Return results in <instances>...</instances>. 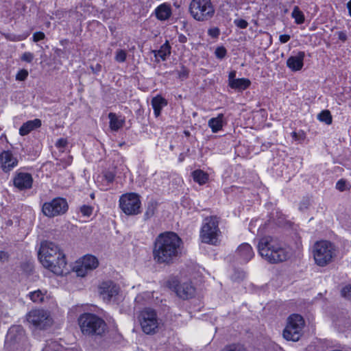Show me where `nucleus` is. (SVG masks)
<instances>
[{"mask_svg": "<svg viewBox=\"0 0 351 351\" xmlns=\"http://www.w3.org/2000/svg\"><path fill=\"white\" fill-rule=\"evenodd\" d=\"M152 52L158 61H159L158 58H160L162 60H165L171 54V46L167 40L166 43L160 47V49L154 50Z\"/></svg>", "mask_w": 351, "mask_h": 351, "instance_id": "c85d7f7f", "label": "nucleus"}, {"mask_svg": "<svg viewBox=\"0 0 351 351\" xmlns=\"http://www.w3.org/2000/svg\"><path fill=\"white\" fill-rule=\"evenodd\" d=\"M138 320L144 333L154 335L158 331L160 319L154 309L151 308L143 309L138 315Z\"/></svg>", "mask_w": 351, "mask_h": 351, "instance_id": "9d476101", "label": "nucleus"}, {"mask_svg": "<svg viewBox=\"0 0 351 351\" xmlns=\"http://www.w3.org/2000/svg\"><path fill=\"white\" fill-rule=\"evenodd\" d=\"M10 254L3 250H0V261L5 262L9 260Z\"/></svg>", "mask_w": 351, "mask_h": 351, "instance_id": "09e8293b", "label": "nucleus"}, {"mask_svg": "<svg viewBox=\"0 0 351 351\" xmlns=\"http://www.w3.org/2000/svg\"><path fill=\"white\" fill-rule=\"evenodd\" d=\"M291 15L297 24H302L304 22V14L300 10L298 6L293 8Z\"/></svg>", "mask_w": 351, "mask_h": 351, "instance_id": "7c9ffc66", "label": "nucleus"}, {"mask_svg": "<svg viewBox=\"0 0 351 351\" xmlns=\"http://www.w3.org/2000/svg\"><path fill=\"white\" fill-rule=\"evenodd\" d=\"M178 40L180 43H184L186 42L187 38L184 35L181 34L178 37Z\"/></svg>", "mask_w": 351, "mask_h": 351, "instance_id": "864d4df0", "label": "nucleus"}, {"mask_svg": "<svg viewBox=\"0 0 351 351\" xmlns=\"http://www.w3.org/2000/svg\"><path fill=\"white\" fill-rule=\"evenodd\" d=\"M189 12L195 20L206 21L214 16L215 8L210 0H192Z\"/></svg>", "mask_w": 351, "mask_h": 351, "instance_id": "0eeeda50", "label": "nucleus"}, {"mask_svg": "<svg viewBox=\"0 0 351 351\" xmlns=\"http://www.w3.org/2000/svg\"><path fill=\"white\" fill-rule=\"evenodd\" d=\"M334 251V246L330 241L321 240L315 242L313 250L315 263L320 267L326 266L332 261Z\"/></svg>", "mask_w": 351, "mask_h": 351, "instance_id": "6e6552de", "label": "nucleus"}, {"mask_svg": "<svg viewBox=\"0 0 351 351\" xmlns=\"http://www.w3.org/2000/svg\"><path fill=\"white\" fill-rule=\"evenodd\" d=\"M179 77L182 80L185 79L189 75V71L188 69L184 67V66H182L181 70L178 73Z\"/></svg>", "mask_w": 351, "mask_h": 351, "instance_id": "49530a36", "label": "nucleus"}, {"mask_svg": "<svg viewBox=\"0 0 351 351\" xmlns=\"http://www.w3.org/2000/svg\"><path fill=\"white\" fill-rule=\"evenodd\" d=\"M155 14L158 20H167L171 15V6L167 3H162L156 8Z\"/></svg>", "mask_w": 351, "mask_h": 351, "instance_id": "a878e982", "label": "nucleus"}, {"mask_svg": "<svg viewBox=\"0 0 351 351\" xmlns=\"http://www.w3.org/2000/svg\"><path fill=\"white\" fill-rule=\"evenodd\" d=\"M304 56V52L300 51L296 56L289 57L287 61V66L293 71H300L303 66Z\"/></svg>", "mask_w": 351, "mask_h": 351, "instance_id": "412c9836", "label": "nucleus"}, {"mask_svg": "<svg viewBox=\"0 0 351 351\" xmlns=\"http://www.w3.org/2000/svg\"><path fill=\"white\" fill-rule=\"evenodd\" d=\"M19 160L10 150H3L0 153V167L4 173H10L17 167Z\"/></svg>", "mask_w": 351, "mask_h": 351, "instance_id": "f3484780", "label": "nucleus"}, {"mask_svg": "<svg viewBox=\"0 0 351 351\" xmlns=\"http://www.w3.org/2000/svg\"><path fill=\"white\" fill-rule=\"evenodd\" d=\"M341 295L346 300L351 301V284H347L341 288Z\"/></svg>", "mask_w": 351, "mask_h": 351, "instance_id": "c9c22d12", "label": "nucleus"}, {"mask_svg": "<svg viewBox=\"0 0 351 351\" xmlns=\"http://www.w3.org/2000/svg\"><path fill=\"white\" fill-rule=\"evenodd\" d=\"M38 256L43 265L57 276H65L69 273L66 256L58 245L53 242L42 243Z\"/></svg>", "mask_w": 351, "mask_h": 351, "instance_id": "f03ea898", "label": "nucleus"}, {"mask_svg": "<svg viewBox=\"0 0 351 351\" xmlns=\"http://www.w3.org/2000/svg\"><path fill=\"white\" fill-rule=\"evenodd\" d=\"M27 319L35 328L39 329H45L51 324V319L47 313L43 309H34L30 311Z\"/></svg>", "mask_w": 351, "mask_h": 351, "instance_id": "4468645a", "label": "nucleus"}, {"mask_svg": "<svg viewBox=\"0 0 351 351\" xmlns=\"http://www.w3.org/2000/svg\"><path fill=\"white\" fill-rule=\"evenodd\" d=\"M337 35H338L339 39L341 40V41L344 42L347 40V35L345 32H339L337 33Z\"/></svg>", "mask_w": 351, "mask_h": 351, "instance_id": "603ef678", "label": "nucleus"}, {"mask_svg": "<svg viewBox=\"0 0 351 351\" xmlns=\"http://www.w3.org/2000/svg\"><path fill=\"white\" fill-rule=\"evenodd\" d=\"M235 71L230 72L228 83L230 88H247L251 85V82L247 78H236Z\"/></svg>", "mask_w": 351, "mask_h": 351, "instance_id": "4be33fe9", "label": "nucleus"}, {"mask_svg": "<svg viewBox=\"0 0 351 351\" xmlns=\"http://www.w3.org/2000/svg\"><path fill=\"white\" fill-rule=\"evenodd\" d=\"M227 51L224 47H219L215 49V54L219 59L223 58L226 55Z\"/></svg>", "mask_w": 351, "mask_h": 351, "instance_id": "ea45409f", "label": "nucleus"}, {"mask_svg": "<svg viewBox=\"0 0 351 351\" xmlns=\"http://www.w3.org/2000/svg\"><path fill=\"white\" fill-rule=\"evenodd\" d=\"M99 265V261L96 256L91 254H86L77 260L73 267V270L77 276H85L88 271L96 269Z\"/></svg>", "mask_w": 351, "mask_h": 351, "instance_id": "ddd939ff", "label": "nucleus"}, {"mask_svg": "<svg viewBox=\"0 0 351 351\" xmlns=\"http://www.w3.org/2000/svg\"><path fill=\"white\" fill-rule=\"evenodd\" d=\"M258 251L259 254L270 263H282L289 257V252L285 244L278 238L270 236L260 239Z\"/></svg>", "mask_w": 351, "mask_h": 351, "instance_id": "7ed1b4c3", "label": "nucleus"}, {"mask_svg": "<svg viewBox=\"0 0 351 351\" xmlns=\"http://www.w3.org/2000/svg\"><path fill=\"white\" fill-rule=\"evenodd\" d=\"M224 123V115L223 113H220L216 117L209 119L208 125L213 133H217L222 130Z\"/></svg>", "mask_w": 351, "mask_h": 351, "instance_id": "393cba45", "label": "nucleus"}, {"mask_svg": "<svg viewBox=\"0 0 351 351\" xmlns=\"http://www.w3.org/2000/svg\"><path fill=\"white\" fill-rule=\"evenodd\" d=\"M347 186H348V184H347L346 180L341 178L337 182L335 186L338 191L343 192V191H346L347 189H350V185L349 186V187H347Z\"/></svg>", "mask_w": 351, "mask_h": 351, "instance_id": "58836bf2", "label": "nucleus"}, {"mask_svg": "<svg viewBox=\"0 0 351 351\" xmlns=\"http://www.w3.org/2000/svg\"><path fill=\"white\" fill-rule=\"evenodd\" d=\"M108 119L109 127L112 131H118L125 123V119H120L114 112H110Z\"/></svg>", "mask_w": 351, "mask_h": 351, "instance_id": "bb28decb", "label": "nucleus"}, {"mask_svg": "<svg viewBox=\"0 0 351 351\" xmlns=\"http://www.w3.org/2000/svg\"><path fill=\"white\" fill-rule=\"evenodd\" d=\"M290 39V36L287 34L280 35L279 40L282 43H286Z\"/></svg>", "mask_w": 351, "mask_h": 351, "instance_id": "3c124183", "label": "nucleus"}, {"mask_svg": "<svg viewBox=\"0 0 351 351\" xmlns=\"http://www.w3.org/2000/svg\"><path fill=\"white\" fill-rule=\"evenodd\" d=\"M21 267L24 271L28 270L29 271H32L33 267L29 263H23L21 265Z\"/></svg>", "mask_w": 351, "mask_h": 351, "instance_id": "8fccbe9b", "label": "nucleus"}, {"mask_svg": "<svg viewBox=\"0 0 351 351\" xmlns=\"http://www.w3.org/2000/svg\"><path fill=\"white\" fill-rule=\"evenodd\" d=\"M13 186L19 191L31 189L33 186L34 179L30 173L25 172L21 169L15 171L12 177Z\"/></svg>", "mask_w": 351, "mask_h": 351, "instance_id": "2eb2a0df", "label": "nucleus"}, {"mask_svg": "<svg viewBox=\"0 0 351 351\" xmlns=\"http://www.w3.org/2000/svg\"><path fill=\"white\" fill-rule=\"evenodd\" d=\"M234 23L237 27L241 29H245L248 25V23L247 22V21L243 19H235L234 21Z\"/></svg>", "mask_w": 351, "mask_h": 351, "instance_id": "a19ab883", "label": "nucleus"}, {"mask_svg": "<svg viewBox=\"0 0 351 351\" xmlns=\"http://www.w3.org/2000/svg\"><path fill=\"white\" fill-rule=\"evenodd\" d=\"M182 248V239L177 233L172 231L161 232L153 243V258L157 264L170 265L180 256Z\"/></svg>", "mask_w": 351, "mask_h": 351, "instance_id": "f257e3e1", "label": "nucleus"}, {"mask_svg": "<svg viewBox=\"0 0 351 351\" xmlns=\"http://www.w3.org/2000/svg\"><path fill=\"white\" fill-rule=\"evenodd\" d=\"M175 291L179 298L183 300H189L194 296L195 288L191 282H184L176 285Z\"/></svg>", "mask_w": 351, "mask_h": 351, "instance_id": "6ab92c4d", "label": "nucleus"}, {"mask_svg": "<svg viewBox=\"0 0 351 351\" xmlns=\"http://www.w3.org/2000/svg\"><path fill=\"white\" fill-rule=\"evenodd\" d=\"M116 173L112 171H104L103 172L102 178L106 182V185L109 186L114 181Z\"/></svg>", "mask_w": 351, "mask_h": 351, "instance_id": "72a5a7b5", "label": "nucleus"}, {"mask_svg": "<svg viewBox=\"0 0 351 351\" xmlns=\"http://www.w3.org/2000/svg\"><path fill=\"white\" fill-rule=\"evenodd\" d=\"M67 143L68 142L66 138H60L56 141L55 145L59 149H64L66 147Z\"/></svg>", "mask_w": 351, "mask_h": 351, "instance_id": "79ce46f5", "label": "nucleus"}, {"mask_svg": "<svg viewBox=\"0 0 351 351\" xmlns=\"http://www.w3.org/2000/svg\"><path fill=\"white\" fill-rule=\"evenodd\" d=\"M44 293L39 289L29 293V299L34 302H42L44 300Z\"/></svg>", "mask_w": 351, "mask_h": 351, "instance_id": "473e14b6", "label": "nucleus"}, {"mask_svg": "<svg viewBox=\"0 0 351 351\" xmlns=\"http://www.w3.org/2000/svg\"><path fill=\"white\" fill-rule=\"evenodd\" d=\"M101 68V65L97 64L96 65V71H100Z\"/></svg>", "mask_w": 351, "mask_h": 351, "instance_id": "4d7b16f0", "label": "nucleus"}, {"mask_svg": "<svg viewBox=\"0 0 351 351\" xmlns=\"http://www.w3.org/2000/svg\"><path fill=\"white\" fill-rule=\"evenodd\" d=\"M236 188L237 187L235 186H231L230 187L224 189L223 191L226 194H228L230 191H233V190Z\"/></svg>", "mask_w": 351, "mask_h": 351, "instance_id": "5fc2aeb1", "label": "nucleus"}, {"mask_svg": "<svg viewBox=\"0 0 351 351\" xmlns=\"http://www.w3.org/2000/svg\"><path fill=\"white\" fill-rule=\"evenodd\" d=\"M127 53L123 49H117L115 52L114 60L117 62H124L126 60Z\"/></svg>", "mask_w": 351, "mask_h": 351, "instance_id": "e433bc0d", "label": "nucleus"}, {"mask_svg": "<svg viewBox=\"0 0 351 351\" xmlns=\"http://www.w3.org/2000/svg\"><path fill=\"white\" fill-rule=\"evenodd\" d=\"M304 324L303 317L299 314H292L288 318V322L283 330V337L289 341H297L301 336Z\"/></svg>", "mask_w": 351, "mask_h": 351, "instance_id": "f8f14e48", "label": "nucleus"}, {"mask_svg": "<svg viewBox=\"0 0 351 351\" xmlns=\"http://www.w3.org/2000/svg\"><path fill=\"white\" fill-rule=\"evenodd\" d=\"M42 122L39 119L29 120L22 124L19 128V133L21 136H24L29 134L31 132L40 128Z\"/></svg>", "mask_w": 351, "mask_h": 351, "instance_id": "aec40b11", "label": "nucleus"}, {"mask_svg": "<svg viewBox=\"0 0 351 351\" xmlns=\"http://www.w3.org/2000/svg\"><path fill=\"white\" fill-rule=\"evenodd\" d=\"M119 291V286L112 280L104 281L99 287V295L106 302L114 300Z\"/></svg>", "mask_w": 351, "mask_h": 351, "instance_id": "dca6fc26", "label": "nucleus"}, {"mask_svg": "<svg viewBox=\"0 0 351 351\" xmlns=\"http://www.w3.org/2000/svg\"><path fill=\"white\" fill-rule=\"evenodd\" d=\"M27 337L25 331L20 325L11 326L5 336V347L10 350H18L19 347L26 345Z\"/></svg>", "mask_w": 351, "mask_h": 351, "instance_id": "9b49d317", "label": "nucleus"}, {"mask_svg": "<svg viewBox=\"0 0 351 351\" xmlns=\"http://www.w3.org/2000/svg\"><path fill=\"white\" fill-rule=\"evenodd\" d=\"M159 203L154 199L147 201L145 205V210L143 215L144 221H147L152 218L157 213Z\"/></svg>", "mask_w": 351, "mask_h": 351, "instance_id": "5701e85b", "label": "nucleus"}, {"mask_svg": "<svg viewBox=\"0 0 351 351\" xmlns=\"http://www.w3.org/2000/svg\"><path fill=\"white\" fill-rule=\"evenodd\" d=\"M151 103L156 117L160 115L162 108L168 104L167 100L161 95L153 97Z\"/></svg>", "mask_w": 351, "mask_h": 351, "instance_id": "b1692460", "label": "nucleus"}, {"mask_svg": "<svg viewBox=\"0 0 351 351\" xmlns=\"http://www.w3.org/2000/svg\"><path fill=\"white\" fill-rule=\"evenodd\" d=\"M34 54L30 52H25L22 56L21 60L27 62H31L34 59Z\"/></svg>", "mask_w": 351, "mask_h": 351, "instance_id": "a18cd8bd", "label": "nucleus"}, {"mask_svg": "<svg viewBox=\"0 0 351 351\" xmlns=\"http://www.w3.org/2000/svg\"><path fill=\"white\" fill-rule=\"evenodd\" d=\"M235 256L241 263H247L254 258V252L249 243H243L237 248Z\"/></svg>", "mask_w": 351, "mask_h": 351, "instance_id": "a211bd4d", "label": "nucleus"}, {"mask_svg": "<svg viewBox=\"0 0 351 351\" xmlns=\"http://www.w3.org/2000/svg\"><path fill=\"white\" fill-rule=\"evenodd\" d=\"M220 217L210 215L206 217L199 230V237L202 243L217 246L220 244L222 232L219 228Z\"/></svg>", "mask_w": 351, "mask_h": 351, "instance_id": "39448f33", "label": "nucleus"}, {"mask_svg": "<svg viewBox=\"0 0 351 351\" xmlns=\"http://www.w3.org/2000/svg\"><path fill=\"white\" fill-rule=\"evenodd\" d=\"M291 136L295 141H299V142L304 141L305 140V138H306V134L305 132L302 130H300L298 132H295V131L292 132L291 133Z\"/></svg>", "mask_w": 351, "mask_h": 351, "instance_id": "f704fd0d", "label": "nucleus"}, {"mask_svg": "<svg viewBox=\"0 0 351 351\" xmlns=\"http://www.w3.org/2000/svg\"><path fill=\"white\" fill-rule=\"evenodd\" d=\"M208 35H210L213 38H217L219 35V29L217 27H214L208 29Z\"/></svg>", "mask_w": 351, "mask_h": 351, "instance_id": "de8ad7c7", "label": "nucleus"}, {"mask_svg": "<svg viewBox=\"0 0 351 351\" xmlns=\"http://www.w3.org/2000/svg\"><path fill=\"white\" fill-rule=\"evenodd\" d=\"M28 75V72L25 69H22L18 72L16 74V78L18 80L23 81L27 78Z\"/></svg>", "mask_w": 351, "mask_h": 351, "instance_id": "37998d69", "label": "nucleus"}, {"mask_svg": "<svg viewBox=\"0 0 351 351\" xmlns=\"http://www.w3.org/2000/svg\"><path fill=\"white\" fill-rule=\"evenodd\" d=\"M193 181L199 185L206 184L209 180V175L202 169H195L191 173Z\"/></svg>", "mask_w": 351, "mask_h": 351, "instance_id": "cd10ccee", "label": "nucleus"}, {"mask_svg": "<svg viewBox=\"0 0 351 351\" xmlns=\"http://www.w3.org/2000/svg\"><path fill=\"white\" fill-rule=\"evenodd\" d=\"M82 333L88 337H101L108 330V325L103 318L92 313H84L77 319Z\"/></svg>", "mask_w": 351, "mask_h": 351, "instance_id": "20e7f679", "label": "nucleus"}, {"mask_svg": "<svg viewBox=\"0 0 351 351\" xmlns=\"http://www.w3.org/2000/svg\"><path fill=\"white\" fill-rule=\"evenodd\" d=\"M347 7L349 10L350 15L351 16V0L347 3Z\"/></svg>", "mask_w": 351, "mask_h": 351, "instance_id": "6e6d98bb", "label": "nucleus"}, {"mask_svg": "<svg viewBox=\"0 0 351 351\" xmlns=\"http://www.w3.org/2000/svg\"><path fill=\"white\" fill-rule=\"evenodd\" d=\"M80 211L83 216L89 217L93 214V207L84 204L80 206Z\"/></svg>", "mask_w": 351, "mask_h": 351, "instance_id": "4c0bfd02", "label": "nucleus"}, {"mask_svg": "<svg viewBox=\"0 0 351 351\" xmlns=\"http://www.w3.org/2000/svg\"><path fill=\"white\" fill-rule=\"evenodd\" d=\"M223 351H247V349L242 343H233L226 345Z\"/></svg>", "mask_w": 351, "mask_h": 351, "instance_id": "2f4dec72", "label": "nucleus"}, {"mask_svg": "<svg viewBox=\"0 0 351 351\" xmlns=\"http://www.w3.org/2000/svg\"><path fill=\"white\" fill-rule=\"evenodd\" d=\"M26 37H27V36H24V37H23V38H20L19 40H23V39L25 38Z\"/></svg>", "mask_w": 351, "mask_h": 351, "instance_id": "13d9d810", "label": "nucleus"}, {"mask_svg": "<svg viewBox=\"0 0 351 351\" xmlns=\"http://www.w3.org/2000/svg\"><path fill=\"white\" fill-rule=\"evenodd\" d=\"M69 208L67 199L62 197H56L42 205L41 210L48 218H54L65 215Z\"/></svg>", "mask_w": 351, "mask_h": 351, "instance_id": "1a4fd4ad", "label": "nucleus"}, {"mask_svg": "<svg viewBox=\"0 0 351 351\" xmlns=\"http://www.w3.org/2000/svg\"><path fill=\"white\" fill-rule=\"evenodd\" d=\"M45 38V35L42 32H36L33 34V41L36 43L43 40Z\"/></svg>", "mask_w": 351, "mask_h": 351, "instance_id": "c03bdc74", "label": "nucleus"}, {"mask_svg": "<svg viewBox=\"0 0 351 351\" xmlns=\"http://www.w3.org/2000/svg\"><path fill=\"white\" fill-rule=\"evenodd\" d=\"M119 207L125 215H138L142 210L141 195L135 192L122 194L119 197Z\"/></svg>", "mask_w": 351, "mask_h": 351, "instance_id": "423d86ee", "label": "nucleus"}, {"mask_svg": "<svg viewBox=\"0 0 351 351\" xmlns=\"http://www.w3.org/2000/svg\"><path fill=\"white\" fill-rule=\"evenodd\" d=\"M318 119L320 121L324 122L328 125L331 124L332 121L330 112L328 110L321 111V112L318 114Z\"/></svg>", "mask_w": 351, "mask_h": 351, "instance_id": "c756f323", "label": "nucleus"}]
</instances>
